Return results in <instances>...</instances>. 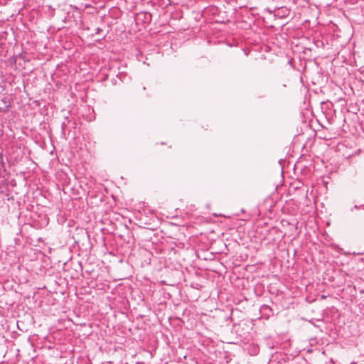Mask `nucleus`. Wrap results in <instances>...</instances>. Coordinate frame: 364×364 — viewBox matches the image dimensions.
I'll return each mask as SVG.
<instances>
[{
    "label": "nucleus",
    "instance_id": "obj_6",
    "mask_svg": "<svg viewBox=\"0 0 364 364\" xmlns=\"http://www.w3.org/2000/svg\"><path fill=\"white\" fill-rule=\"evenodd\" d=\"M117 77H119V79H121V80H122L121 75H117Z\"/></svg>",
    "mask_w": 364,
    "mask_h": 364
},
{
    "label": "nucleus",
    "instance_id": "obj_1",
    "mask_svg": "<svg viewBox=\"0 0 364 364\" xmlns=\"http://www.w3.org/2000/svg\"><path fill=\"white\" fill-rule=\"evenodd\" d=\"M152 16L149 12H139L135 16L136 24H148L151 21Z\"/></svg>",
    "mask_w": 364,
    "mask_h": 364
},
{
    "label": "nucleus",
    "instance_id": "obj_4",
    "mask_svg": "<svg viewBox=\"0 0 364 364\" xmlns=\"http://www.w3.org/2000/svg\"><path fill=\"white\" fill-rule=\"evenodd\" d=\"M101 31H102V30H101L100 28H97L96 29V32H95V33H96V34H99V33H100V32Z\"/></svg>",
    "mask_w": 364,
    "mask_h": 364
},
{
    "label": "nucleus",
    "instance_id": "obj_5",
    "mask_svg": "<svg viewBox=\"0 0 364 364\" xmlns=\"http://www.w3.org/2000/svg\"><path fill=\"white\" fill-rule=\"evenodd\" d=\"M267 11H268L269 14H272V11H271L270 9H267Z\"/></svg>",
    "mask_w": 364,
    "mask_h": 364
},
{
    "label": "nucleus",
    "instance_id": "obj_3",
    "mask_svg": "<svg viewBox=\"0 0 364 364\" xmlns=\"http://www.w3.org/2000/svg\"><path fill=\"white\" fill-rule=\"evenodd\" d=\"M359 208L364 209V204L360 205V206H358L357 205H355L353 208H351V211H353V209H359Z\"/></svg>",
    "mask_w": 364,
    "mask_h": 364
},
{
    "label": "nucleus",
    "instance_id": "obj_2",
    "mask_svg": "<svg viewBox=\"0 0 364 364\" xmlns=\"http://www.w3.org/2000/svg\"><path fill=\"white\" fill-rule=\"evenodd\" d=\"M68 122H69L68 117H65L64 121L61 124V129H62L63 134H65Z\"/></svg>",
    "mask_w": 364,
    "mask_h": 364
}]
</instances>
